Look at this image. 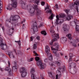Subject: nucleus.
<instances>
[{"mask_svg":"<svg viewBox=\"0 0 79 79\" xmlns=\"http://www.w3.org/2000/svg\"><path fill=\"white\" fill-rule=\"evenodd\" d=\"M66 36L68 37L70 40H71L72 37H71V34H69L68 35H67Z\"/></svg>","mask_w":79,"mask_h":79,"instance_id":"nucleus-28","label":"nucleus"},{"mask_svg":"<svg viewBox=\"0 0 79 79\" xmlns=\"http://www.w3.org/2000/svg\"><path fill=\"white\" fill-rule=\"evenodd\" d=\"M63 29L64 31H68L69 30V26L66 24L64 25Z\"/></svg>","mask_w":79,"mask_h":79,"instance_id":"nucleus-10","label":"nucleus"},{"mask_svg":"<svg viewBox=\"0 0 79 79\" xmlns=\"http://www.w3.org/2000/svg\"><path fill=\"white\" fill-rule=\"evenodd\" d=\"M35 60H36V61H39V60H40V58H39V57H37V56L35 58Z\"/></svg>","mask_w":79,"mask_h":79,"instance_id":"nucleus-35","label":"nucleus"},{"mask_svg":"<svg viewBox=\"0 0 79 79\" xmlns=\"http://www.w3.org/2000/svg\"><path fill=\"white\" fill-rule=\"evenodd\" d=\"M75 9L77 11L78 13V12H79V11H78V6H76Z\"/></svg>","mask_w":79,"mask_h":79,"instance_id":"nucleus-48","label":"nucleus"},{"mask_svg":"<svg viewBox=\"0 0 79 79\" xmlns=\"http://www.w3.org/2000/svg\"><path fill=\"white\" fill-rule=\"evenodd\" d=\"M14 50L15 52L16 55H17V53H16V50H15V49H14Z\"/></svg>","mask_w":79,"mask_h":79,"instance_id":"nucleus-60","label":"nucleus"},{"mask_svg":"<svg viewBox=\"0 0 79 79\" xmlns=\"http://www.w3.org/2000/svg\"><path fill=\"white\" fill-rule=\"evenodd\" d=\"M12 69L13 70L15 71H17V66H14L12 67Z\"/></svg>","mask_w":79,"mask_h":79,"instance_id":"nucleus-26","label":"nucleus"},{"mask_svg":"<svg viewBox=\"0 0 79 79\" xmlns=\"http://www.w3.org/2000/svg\"><path fill=\"white\" fill-rule=\"evenodd\" d=\"M46 12L47 13H50V14H51L50 17H49V18L50 19H53V17L55 15L54 14H53V13L52 14V10H51V9H50L49 10H47Z\"/></svg>","mask_w":79,"mask_h":79,"instance_id":"nucleus-9","label":"nucleus"},{"mask_svg":"<svg viewBox=\"0 0 79 79\" xmlns=\"http://www.w3.org/2000/svg\"><path fill=\"white\" fill-rule=\"evenodd\" d=\"M41 77V79H44V77Z\"/></svg>","mask_w":79,"mask_h":79,"instance_id":"nucleus-64","label":"nucleus"},{"mask_svg":"<svg viewBox=\"0 0 79 79\" xmlns=\"http://www.w3.org/2000/svg\"><path fill=\"white\" fill-rule=\"evenodd\" d=\"M15 42H16V43H18V44L19 45L20 47V46H21V41H15Z\"/></svg>","mask_w":79,"mask_h":79,"instance_id":"nucleus-33","label":"nucleus"},{"mask_svg":"<svg viewBox=\"0 0 79 79\" xmlns=\"http://www.w3.org/2000/svg\"><path fill=\"white\" fill-rule=\"evenodd\" d=\"M72 45L73 47H77V43L75 42L73 43Z\"/></svg>","mask_w":79,"mask_h":79,"instance_id":"nucleus-36","label":"nucleus"},{"mask_svg":"<svg viewBox=\"0 0 79 79\" xmlns=\"http://www.w3.org/2000/svg\"><path fill=\"white\" fill-rule=\"evenodd\" d=\"M65 15L64 14H62L60 15H56V21L55 22L56 25H58V24H61L62 23H63L64 22V20L63 19H59V18H63L64 17H65Z\"/></svg>","mask_w":79,"mask_h":79,"instance_id":"nucleus-2","label":"nucleus"},{"mask_svg":"<svg viewBox=\"0 0 79 79\" xmlns=\"http://www.w3.org/2000/svg\"><path fill=\"white\" fill-rule=\"evenodd\" d=\"M37 48V44H33V49L35 50Z\"/></svg>","mask_w":79,"mask_h":79,"instance_id":"nucleus-34","label":"nucleus"},{"mask_svg":"<svg viewBox=\"0 0 79 79\" xmlns=\"http://www.w3.org/2000/svg\"><path fill=\"white\" fill-rule=\"evenodd\" d=\"M45 50L46 51H49L50 50V48H49V47L48 46H46L45 47Z\"/></svg>","mask_w":79,"mask_h":79,"instance_id":"nucleus-30","label":"nucleus"},{"mask_svg":"<svg viewBox=\"0 0 79 79\" xmlns=\"http://www.w3.org/2000/svg\"><path fill=\"white\" fill-rule=\"evenodd\" d=\"M8 55L9 56L10 58H15V56L13 54V52L12 51H10L8 52Z\"/></svg>","mask_w":79,"mask_h":79,"instance_id":"nucleus-14","label":"nucleus"},{"mask_svg":"<svg viewBox=\"0 0 79 79\" xmlns=\"http://www.w3.org/2000/svg\"><path fill=\"white\" fill-rule=\"evenodd\" d=\"M72 59L71 58V57L69 58V61H71Z\"/></svg>","mask_w":79,"mask_h":79,"instance_id":"nucleus-58","label":"nucleus"},{"mask_svg":"<svg viewBox=\"0 0 79 79\" xmlns=\"http://www.w3.org/2000/svg\"><path fill=\"white\" fill-rule=\"evenodd\" d=\"M72 18V16L70 15H68L67 17H66V20H70Z\"/></svg>","mask_w":79,"mask_h":79,"instance_id":"nucleus-24","label":"nucleus"},{"mask_svg":"<svg viewBox=\"0 0 79 79\" xmlns=\"http://www.w3.org/2000/svg\"><path fill=\"white\" fill-rule=\"evenodd\" d=\"M17 53L18 55H22L23 54V53L20 50H18L17 51Z\"/></svg>","mask_w":79,"mask_h":79,"instance_id":"nucleus-23","label":"nucleus"},{"mask_svg":"<svg viewBox=\"0 0 79 79\" xmlns=\"http://www.w3.org/2000/svg\"><path fill=\"white\" fill-rule=\"evenodd\" d=\"M79 21H77L76 22H75V23L76 25V29L77 31V32H78V33H79Z\"/></svg>","mask_w":79,"mask_h":79,"instance_id":"nucleus-11","label":"nucleus"},{"mask_svg":"<svg viewBox=\"0 0 79 79\" xmlns=\"http://www.w3.org/2000/svg\"><path fill=\"white\" fill-rule=\"evenodd\" d=\"M34 60V58H31L30 59V61H32Z\"/></svg>","mask_w":79,"mask_h":79,"instance_id":"nucleus-51","label":"nucleus"},{"mask_svg":"<svg viewBox=\"0 0 79 79\" xmlns=\"http://www.w3.org/2000/svg\"><path fill=\"white\" fill-rule=\"evenodd\" d=\"M44 61L45 63H47V62H48V59H46L44 60Z\"/></svg>","mask_w":79,"mask_h":79,"instance_id":"nucleus-50","label":"nucleus"},{"mask_svg":"<svg viewBox=\"0 0 79 79\" xmlns=\"http://www.w3.org/2000/svg\"><path fill=\"white\" fill-rule=\"evenodd\" d=\"M8 72L9 75H10V76H11V75H13V70L11 69H9Z\"/></svg>","mask_w":79,"mask_h":79,"instance_id":"nucleus-22","label":"nucleus"},{"mask_svg":"<svg viewBox=\"0 0 79 79\" xmlns=\"http://www.w3.org/2000/svg\"><path fill=\"white\" fill-rule=\"evenodd\" d=\"M19 72L20 73L26 72V69L24 67H21L19 69Z\"/></svg>","mask_w":79,"mask_h":79,"instance_id":"nucleus-15","label":"nucleus"},{"mask_svg":"<svg viewBox=\"0 0 79 79\" xmlns=\"http://www.w3.org/2000/svg\"><path fill=\"white\" fill-rule=\"evenodd\" d=\"M64 11L65 12L67 15H68V13L69 11V9H65L64 10Z\"/></svg>","mask_w":79,"mask_h":79,"instance_id":"nucleus-32","label":"nucleus"},{"mask_svg":"<svg viewBox=\"0 0 79 79\" xmlns=\"http://www.w3.org/2000/svg\"><path fill=\"white\" fill-rule=\"evenodd\" d=\"M41 13V12L40 11H38L37 12L36 15L38 16H40V15Z\"/></svg>","mask_w":79,"mask_h":79,"instance_id":"nucleus-37","label":"nucleus"},{"mask_svg":"<svg viewBox=\"0 0 79 79\" xmlns=\"http://www.w3.org/2000/svg\"><path fill=\"white\" fill-rule=\"evenodd\" d=\"M46 52L47 55L48 56H51L52 54H51V53H50V50H49V51H46Z\"/></svg>","mask_w":79,"mask_h":79,"instance_id":"nucleus-21","label":"nucleus"},{"mask_svg":"<svg viewBox=\"0 0 79 79\" xmlns=\"http://www.w3.org/2000/svg\"><path fill=\"white\" fill-rule=\"evenodd\" d=\"M54 55H55V56H56L58 57V56H59V53H56L54 54Z\"/></svg>","mask_w":79,"mask_h":79,"instance_id":"nucleus-45","label":"nucleus"},{"mask_svg":"<svg viewBox=\"0 0 79 79\" xmlns=\"http://www.w3.org/2000/svg\"><path fill=\"white\" fill-rule=\"evenodd\" d=\"M18 18H20L19 16L18 15H13L10 17V20H12L13 21V23H17L18 20Z\"/></svg>","mask_w":79,"mask_h":79,"instance_id":"nucleus-5","label":"nucleus"},{"mask_svg":"<svg viewBox=\"0 0 79 79\" xmlns=\"http://www.w3.org/2000/svg\"><path fill=\"white\" fill-rule=\"evenodd\" d=\"M50 32L53 38H55V37H56V38L53 39L49 43L50 45H53V43L54 42H55V41H56L57 40V39H59L60 37L59 36V34H56L55 33L54 28L53 27L50 28Z\"/></svg>","mask_w":79,"mask_h":79,"instance_id":"nucleus-1","label":"nucleus"},{"mask_svg":"<svg viewBox=\"0 0 79 79\" xmlns=\"http://www.w3.org/2000/svg\"><path fill=\"white\" fill-rule=\"evenodd\" d=\"M42 26H43V24H40V25L39 26V27H42Z\"/></svg>","mask_w":79,"mask_h":79,"instance_id":"nucleus-54","label":"nucleus"},{"mask_svg":"<svg viewBox=\"0 0 79 79\" xmlns=\"http://www.w3.org/2000/svg\"><path fill=\"white\" fill-rule=\"evenodd\" d=\"M39 2V1H38L36 2V4H37V5H38V3Z\"/></svg>","mask_w":79,"mask_h":79,"instance_id":"nucleus-53","label":"nucleus"},{"mask_svg":"<svg viewBox=\"0 0 79 79\" xmlns=\"http://www.w3.org/2000/svg\"><path fill=\"white\" fill-rule=\"evenodd\" d=\"M45 2H44V1L41 2V5L42 6H44V5H45Z\"/></svg>","mask_w":79,"mask_h":79,"instance_id":"nucleus-43","label":"nucleus"},{"mask_svg":"<svg viewBox=\"0 0 79 79\" xmlns=\"http://www.w3.org/2000/svg\"><path fill=\"white\" fill-rule=\"evenodd\" d=\"M76 72H77V69L75 68L72 72V73L73 74H75L76 73Z\"/></svg>","mask_w":79,"mask_h":79,"instance_id":"nucleus-27","label":"nucleus"},{"mask_svg":"<svg viewBox=\"0 0 79 79\" xmlns=\"http://www.w3.org/2000/svg\"><path fill=\"white\" fill-rule=\"evenodd\" d=\"M2 29L3 31H4V27H2Z\"/></svg>","mask_w":79,"mask_h":79,"instance_id":"nucleus-62","label":"nucleus"},{"mask_svg":"<svg viewBox=\"0 0 79 79\" xmlns=\"http://www.w3.org/2000/svg\"><path fill=\"white\" fill-rule=\"evenodd\" d=\"M29 12L32 14V13H34V11H35V9L34 7H32V6H31L30 7V8L29 9Z\"/></svg>","mask_w":79,"mask_h":79,"instance_id":"nucleus-12","label":"nucleus"},{"mask_svg":"<svg viewBox=\"0 0 79 79\" xmlns=\"http://www.w3.org/2000/svg\"><path fill=\"white\" fill-rule=\"evenodd\" d=\"M11 1L12 3L8 6V7L6 8L7 10H12V8H16L17 6H18L17 0H11Z\"/></svg>","mask_w":79,"mask_h":79,"instance_id":"nucleus-3","label":"nucleus"},{"mask_svg":"<svg viewBox=\"0 0 79 79\" xmlns=\"http://www.w3.org/2000/svg\"><path fill=\"white\" fill-rule=\"evenodd\" d=\"M20 4L22 5V8H23V9H26V8H27L28 7L27 4L24 2L22 1H20Z\"/></svg>","mask_w":79,"mask_h":79,"instance_id":"nucleus-8","label":"nucleus"},{"mask_svg":"<svg viewBox=\"0 0 79 79\" xmlns=\"http://www.w3.org/2000/svg\"><path fill=\"white\" fill-rule=\"evenodd\" d=\"M31 41H32L33 40V39H32V37H31Z\"/></svg>","mask_w":79,"mask_h":79,"instance_id":"nucleus-59","label":"nucleus"},{"mask_svg":"<svg viewBox=\"0 0 79 79\" xmlns=\"http://www.w3.org/2000/svg\"><path fill=\"white\" fill-rule=\"evenodd\" d=\"M31 77L32 79H35V75L34 74H32L31 75Z\"/></svg>","mask_w":79,"mask_h":79,"instance_id":"nucleus-31","label":"nucleus"},{"mask_svg":"<svg viewBox=\"0 0 79 79\" xmlns=\"http://www.w3.org/2000/svg\"><path fill=\"white\" fill-rule=\"evenodd\" d=\"M35 72V69L34 68H32L31 70V73H34Z\"/></svg>","mask_w":79,"mask_h":79,"instance_id":"nucleus-38","label":"nucleus"},{"mask_svg":"<svg viewBox=\"0 0 79 79\" xmlns=\"http://www.w3.org/2000/svg\"><path fill=\"white\" fill-rule=\"evenodd\" d=\"M34 7H35V10H38V6H37V5H35Z\"/></svg>","mask_w":79,"mask_h":79,"instance_id":"nucleus-44","label":"nucleus"},{"mask_svg":"<svg viewBox=\"0 0 79 79\" xmlns=\"http://www.w3.org/2000/svg\"><path fill=\"white\" fill-rule=\"evenodd\" d=\"M69 55V56H70V57H71V58H72V57H73V54H72L71 53H70Z\"/></svg>","mask_w":79,"mask_h":79,"instance_id":"nucleus-47","label":"nucleus"},{"mask_svg":"<svg viewBox=\"0 0 79 79\" xmlns=\"http://www.w3.org/2000/svg\"><path fill=\"white\" fill-rule=\"evenodd\" d=\"M51 48L52 50H53V53L54 54V55H55V54H56V53H57V52H56V49H55V48H53V47H52V46H51Z\"/></svg>","mask_w":79,"mask_h":79,"instance_id":"nucleus-20","label":"nucleus"},{"mask_svg":"<svg viewBox=\"0 0 79 79\" xmlns=\"http://www.w3.org/2000/svg\"><path fill=\"white\" fill-rule=\"evenodd\" d=\"M41 33L42 34H43L44 35H47V33H46V31H42L41 32Z\"/></svg>","mask_w":79,"mask_h":79,"instance_id":"nucleus-25","label":"nucleus"},{"mask_svg":"<svg viewBox=\"0 0 79 79\" xmlns=\"http://www.w3.org/2000/svg\"><path fill=\"white\" fill-rule=\"evenodd\" d=\"M3 39L2 38L0 37V45L1 47V48L2 50H5L6 48H7V46L6 45L3 43Z\"/></svg>","mask_w":79,"mask_h":79,"instance_id":"nucleus-6","label":"nucleus"},{"mask_svg":"<svg viewBox=\"0 0 79 79\" xmlns=\"http://www.w3.org/2000/svg\"><path fill=\"white\" fill-rule=\"evenodd\" d=\"M40 36H37L36 39H37V40H40Z\"/></svg>","mask_w":79,"mask_h":79,"instance_id":"nucleus-46","label":"nucleus"},{"mask_svg":"<svg viewBox=\"0 0 79 79\" xmlns=\"http://www.w3.org/2000/svg\"><path fill=\"white\" fill-rule=\"evenodd\" d=\"M50 64L51 66H53V64H52V63L50 64Z\"/></svg>","mask_w":79,"mask_h":79,"instance_id":"nucleus-61","label":"nucleus"},{"mask_svg":"<svg viewBox=\"0 0 79 79\" xmlns=\"http://www.w3.org/2000/svg\"><path fill=\"white\" fill-rule=\"evenodd\" d=\"M53 47H54L57 48V49H58L59 48V44H58V43H54L53 44Z\"/></svg>","mask_w":79,"mask_h":79,"instance_id":"nucleus-16","label":"nucleus"},{"mask_svg":"<svg viewBox=\"0 0 79 79\" xmlns=\"http://www.w3.org/2000/svg\"><path fill=\"white\" fill-rule=\"evenodd\" d=\"M37 64L40 69H44L47 66L46 64H43L42 61L40 60L37 61Z\"/></svg>","mask_w":79,"mask_h":79,"instance_id":"nucleus-4","label":"nucleus"},{"mask_svg":"<svg viewBox=\"0 0 79 79\" xmlns=\"http://www.w3.org/2000/svg\"><path fill=\"white\" fill-rule=\"evenodd\" d=\"M55 8H56V9L58 8V6L57 4H56L55 5Z\"/></svg>","mask_w":79,"mask_h":79,"instance_id":"nucleus-49","label":"nucleus"},{"mask_svg":"<svg viewBox=\"0 0 79 79\" xmlns=\"http://www.w3.org/2000/svg\"><path fill=\"white\" fill-rule=\"evenodd\" d=\"M71 66L73 67V68H76V64L75 63H72L71 64H69V69H71Z\"/></svg>","mask_w":79,"mask_h":79,"instance_id":"nucleus-13","label":"nucleus"},{"mask_svg":"<svg viewBox=\"0 0 79 79\" xmlns=\"http://www.w3.org/2000/svg\"><path fill=\"white\" fill-rule=\"evenodd\" d=\"M79 61V59H77V60H75V62H76V63H77V61Z\"/></svg>","mask_w":79,"mask_h":79,"instance_id":"nucleus-63","label":"nucleus"},{"mask_svg":"<svg viewBox=\"0 0 79 79\" xmlns=\"http://www.w3.org/2000/svg\"><path fill=\"white\" fill-rule=\"evenodd\" d=\"M8 63L9 68H8V67H6L5 68V70H6V71H9V69H11L10 68V61H8Z\"/></svg>","mask_w":79,"mask_h":79,"instance_id":"nucleus-18","label":"nucleus"},{"mask_svg":"<svg viewBox=\"0 0 79 79\" xmlns=\"http://www.w3.org/2000/svg\"><path fill=\"white\" fill-rule=\"evenodd\" d=\"M25 21H26V20H23V21H22L21 22V24H23V23H24V22H25Z\"/></svg>","mask_w":79,"mask_h":79,"instance_id":"nucleus-52","label":"nucleus"},{"mask_svg":"<svg viewBox=\"0 0 79 79\" xmlns=\"http://www.w3.org/2000/svg\"><path fill=\"white\" fill-rule=\"evenodd\" d=\"M74 5H77V6H79V1L78 0H77L74 2V5H72V6H74Z\"/></svg>","mask_w":79,"mask_h":79,"instance_id":"nucleus-17","label":"nucleus"},{"mask_svg":"<svg viewBox=\"0 0 79 79\" xmlns=\"http://www.w3.org/2000/svg\"><path fill=\"white\" fill-rule=\"evenodd\" d=\"M0 70L1 71H3V69L0 67Z\"/></svg>","mask_w":79,"mask_h":79,"instance_id":"nucleus-56","label":"nucleus"},{"mask_svg":"<svg viewBox=\"0 0 79 79\" xmlns=\"http://www.w3.org/2000/svg\"><path fill=\"white\" fill-rule=\"evenodd\" d=\"M32 23L33 24V30L34 32H36L38 31V29L37 26V22L36 21H32Z\"/></svg>","mask_w":79,"mask_h":79,"instance_id":"nucleus-7","label":"nucleus"},{"mask_svg":"<svg viewBox=\"0 0 79 79\" xmlns=\"http://www.w3.org/2000/svg\"><path fill=\"white\" fill-rule=\"evenodd\" d=\"M33 53L35 54V55H34V56H39V55L35 51L33 52Z\"/></svg>","mask_w":79,"mask_h":79,"instance_id":"nucleus-41","label":"nucleus"},{"mask_svg":"<svg viewBox=\"0 0 79 79\" xmlns=\"http://www.w3.org/2000/svg\"><path fill=\"white\" fill-rule=\"evenodd\" d=\"M49 76L51 77H53V76L52 75V73L51 72L49 73Z\"/></svg>","mask_w":79,"mask_h":79,"instance_id":"nucleus-42","label":"nucleus"},{"mask_svg":"<svg viewBox=\"0 0 79 79\" xmlns=\"http://www.w3.org/2000/svg\"><path fill=\"white\" fill-rule=\"evenodd\" d=\"M22 73L21 76L22 77H24L26 76V74H27V72H25Z\"/></svg>","mask_w":79,"mask_h":79,"instance_id":"nucleus-19","label":"nucleus"},{"mask_svg":"<svg viewBox=\"0 0 79 79\" xmlns=\"http://www.w3.org/2000/svg\"><path fill=\"white\" fill-rule=\"evenodd\" d=\"M47 9H49V6L48 5V3H47V6L45 8V10H47Z\"/></svg>","mask_w":79,"mask_h":79,"instance_id":"nucleus-40","label":"nucleus"},{"mask_svg":"<svg viewBox=\"0 0 79 79\" xmlns=\"http://www.w3.org/2000/svg\"><path fill=\"white\" fill-rule=\"evenodd\" d=\"M1 56H2V57H3V56H4L5 55L4 54H3V53L1 54Z\"/></svg>","mask_w":79,"mask_h":79,"instance_id":"nucleus-57","label":"nucleus"},{"mask_svg":"<svg viewBox=\"0 0 79 79\" xmlns=\"http://www.w3.org/2000/svg\"><path fill=\"white\" fill-rule=\"evenodd\" d=\"M48 57H49V60H53V58H52V55L49 56H48Z\"/></svg>","mask_w":79,"mask_h":79,"instance_id":"nucleus-39","label":"nucleus"},{"mask_svg":"<svg viewBox=\"0 0 79 79\" xmlns=\"http://www.w3.org/2000/svg\"><path fill=\"white\" fill-rule=\"evenodd\" d=\"M61 63V60H58V61L56 62V64L58 66H60L61 64L60 63Z\"/></svg>","mask_w":79,"mask_h":79,"instance_id":"nucleus-29","label":"nucleus"},{"mask_svg":"<svg viewBox=\"0 0 79 79\" xmlns=\"http://www.w3.org/2000/svg\"><path fill=\"white\" fill-rule=\"evenodd\" d=\"M38 19H41V17H40V16H38Z\"/></svg>","mask_w":79,"mask_h":79,"instance_id":"nucleus-55","label":"nucleus"}]
</instances>
